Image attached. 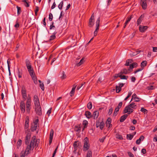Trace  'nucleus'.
I'll return each mask as SVG.
<instances>
[{
    "mask_svg": "<svg viewBox=\"0 0 157 157\" xmlns=\"http://www.w3.org/2000/svg\"><path fill=\"white\" fill-rule=\"evenodd\" d=\"M38 143L36 140V136H33L32 138L30 143L28 144L25 151L23 153L26 155L30 153V151L33 150L34 147L37 148L38 145Z\"/></svg>",
    "mask_w": 157,
    "mask_h": 157,
    "instance_id": "f257e3e1",
    "label": "nucleus"
},
{
    "mask_svg": "<svg viewBox=\"0 0 157 157\" xmlns=\"http://www.w3.org/2000/svg\"><path fill=\"white\" fill-rule=\"evenodd\" d=\"M137 107L136 104L134 102H132L130 104L126 106L124 109V113H128L130 114L133 111V109H136Z\"/></svg>",
    "mask_w": 157,
    "mask_h": 157,
    "instance_id": "f03ea898",
    "label": "nucleus"
},
{
    "mask_svg": "<svg viewBox=\"0 0 157 157\" xmlns=\"http://www.w3.org/2000/svg\"><path fill=\"white\" fill-rule=\"evenodd\" d=\"M25 64L28 71L30 75L34 74L33 68L32 67L31 63L30 61L27 59L25 60Z\"/></svg>",
    "mask_w": 157,
    "mask_h": 157,
    "instance_id": "7ed1b4c3",
    "label": "nucleus"
},
{
    "mask_svg": "<svg viewBox=\"0 0 157 157\" xmlns=\"http://www.w3.org/2000/svg\"><path fill=\"white\" fill-rule=\"evenodd\" d=\"M38 122L39 120L37 119L35 120L31 124L30 130L32 132H34L36 130L39 125Z\"/></svg>",
    "mask_w": 157,
    "mask_h": 157,
    "instance_id": "20e7f679",
    "label": "nucleus"
},
{
    "mask_svg": "<svg viewBox=\"0 0 157 157\" xmlns=\"http://www.w3.org/2000/svg\"><path fill=\"white\" fill-rule=\"evenodd\" d=\"M89 140L87 137H85L84 140L83 151H86L89 149L90 144H89Z\"/></svg>",
    "mask_w": 157,
    "mask_h": 157,
    "instance_id": "39448f33",
    "label": "nucleus"
},
{
    "mask_svg": "<svg viewBox=\"0 0 157 157\" xmlns=\"http://www.w3.org/2000/svg\"><path fill=\"white\" fill-rule=\"evenodd\" d=\"M29 117H26L25 118L24 125L25 132H28L29 131H30V130L29 129Z\"/></svg>",
    "mask_w": 157,
    "mask_h": 157,
    "instance_id": "423d86ee",
    "label": "nucleus"
},
{
    "mask_svg": "<svg viewBox=\"0 0 157 157\" xmlns=\"http://www.w3.org/2000/svg\"><path fill=\"white\" fill-rule=\"evenodd\" d=\"M26 133V136L25 140V143L26 145L29 144V142L31 136V131H29L28 132H25Z\"/></svg>",
    "mask_w": 157,
    "mask_h": 157,
    "instance_id": "0eeeda50",
    "label": "nucleus"
},
{
    "mask_svg": "<svg viewBox=\"0 0 157 157\" xmlns=\"http://www.w3.org/2000/svg\"><path fill=\"white\" fill-rule=\"evenodd\" d=\"M100 22V18L99 17L97 20L96 22V29L94 32V36H96L97 35V34L98 33V31L99 29V23Z\"/></svg>",
    "mask_w": 157,
    "mask_h": 157,
    "instance_id": "6e6552de",
    "label": "nucleus"
},
{
    "mask_svg": "<svg viewBox=\"0 0 157 157\" xmlns=\"http://www.w3.org/2000/svg\"><path fill=\"white\" fill-rule=\"evenodd\" d=\"M21 94L24 101H25L26 99L27 93L26 90L25 88L24 87H22V89L21 90Z\"/></svg>",
    "mask_w": 157,
    "mask_h": 157,
    "instance_id": "1a4fd4ad",
    "label": "nucleus"
},
{
    "mask_svg": "<svg viewBox=\"0 0 157 157\" xmlns=\"http://www.w3.org/2000/svg\"><path fill=\"white\" fill-rule=\"evenodd\" d=\"M20 108L22 113H24L25 111V104L24 101H21L20 104Z\"/></svg>",
    "mask_w": 157,
    "mask_h": 157,
    "instance_id": "9d476101",
    "label": "nucleus"
},
{
    "mask_svg": "<svg viewBox=\"0 0 157 157\" xmlns=\"http://www.w3.org/2000/svg\"><path fill=\"white\" fill-rule=\"evenodd\" d=\"M33 98V101L35 104V106L40 105V104L39 100L37 96L36 95H35L34 96Z\"/></svg>",
    "mask_w": 157,
    "mask_h": 157,
    "instance_id": "9b49d317",
    "label": "nucleus"
},
{
    "mask_svg": "<svg viewBox=\"0 0 157 157\" xmlns=\"http://www.w3.org/2000/svg\"><path fill=\"white\" fill-rule=\"evenodd\" d=\"M94 14H92L89 21V26L90 27H92L94 24Z\"/></svg>",
    "mask_w": 157,
    "mask_h": 157,
    "instance_id": "f8f14e48",
    "label": "nucleus"
},
{
    "mask_svg": "<svg viewBox=\"0 0 157 157\" xmlns=\"http://www.w3.org/2000/svg\"><path fill=\"white\" fill-rule=\"evenodd\" d=\"M35 110L36 114L38 115H41L42 114L41 109L40 105L35 106Z\"/></svg>",
    "mask_w": 157,
    "mask_h": 157,
    "instance_id": "ddd939ff",
    "label": "nucleus"
},
{
    "mask_svg": "<svg viewBox=\"0 0 157 157\" xmlns=\"http://www.w3.org/2000/svg\"><path fill=\"white\" fill-rule=\"evenodd\" d=\"M132 70H131L130 68H128V69H127L126 68H124L122 69L121 71L119 73H121V74H126L128 73H129L130 72L132 71Z\"/></svg>",
    "mask_w": 157,
    "mask_h": 157,
    "instance_id": "4468645a",
    "label": "nucleus"
},
{
    "mask_svg": "<svg viewBox=\"0 0 157 157\" xmlns=\"http://www.w3.org/2000/svg\"><path fill=\"white\" fill-rule=\"evenodd\" d=\"M54 134V131L53 129H52L51 130L50 135H49V144L50 145L52 143V140L53 139V136Z\"/></svg>",
    "mask_w": 157,
    "mask_h": 157,
    "instance_id": "2eb2a0df",
    "label": "nucleus"
},
{
    "mask_svg": "<svg viewBox=\"0 0 157 157\" xmlns=\"http://www.w3.org/2000/svg\"><path fill=\"white\" fill-rule=\"evenodd\" d=\"M140 3L143 9L144 10L146 9L147 7V4L146 2V0H141Z\"/></svg>",
    "mask_w": 157,
    "mask_h": 157,
    "instance_id": "dca6fc26",
    "label": "nucleus"
},
{
    "mask_svg": "<svg viewBox=\"0 0 157 157\" xmlns=\"http://www.w3.org/2000/svg\"><path fill=\"white\" fill-rule=\"evenodd\" d=\"M133 17V15H131L129 17H128L126 19V21L125 23H124V25L123 27V28L124 29L127 24L130 21L132 18Z\"/></svg>",
    "mask_w": 157,
    "mask_h": 157,
    "instance_id": "f3484780",
    "label": "nucleus"
},
{
    "mask_svg": "<svg viewBox=\"0 0 157 157\" xmlns=\"http://www.w3.org/2000/svg\"><path fill=\"white\" fill-rule=\"evenodd\" d=\"M148 28V27L146 26L140 25L139 27V30L141 32H143L145 31Z\"/></svg>",
    "mask_w": 157,
    "mask_h": 157,
    "instance_id": "a211bd4d",
    "label": "nucleus"
},
{
    "mask_svg": "<svg viewBox=\"0 0 157 157\" xmlns=\"http://www.w3.org/2000/svg\"><path fill=\"white\" fill-rule=\"evenodd\" d=\"M122 74L121 73H118L117 74V77H119L121 79H126L127 80L128 78V76H126L124 75H122Z\"/></svg>",
    "mask_w": 157,
    "mask_h": 157,
    "instance_id": "6ab92c4d",
    "label": "nucleus"
},
{
    "mask_svg": "<svg viewBox=\"0 0 157 157\" xmlns=\"http://www.w3.org/2000/svg\"><path fill=\"white\" fill-rule=\"evenodd\" d=\"M81 143L78 141H75L73 144L74 149H77L79 146L81 145Z\"/></svg>",
    "mask_w": 157,
    "mask_h": 157,
    "instance_id": "aec40b11",
    "label": "nucleus"
},
{
    "mask_svg": "<svg viewBox=\"0 0 157 157\" xmlns=\"http://www.w3.org/2000/svg\"><path fill=\"white\" fill-rule=\"evenodd\" d=\"M98 112L97 111H95L94 112L92 115V117L94 119H97L98 117Z\"/></svg>",
    "mask_w": 157,
    "mask_h": 157,
    "instance_id": "412c9836",
    "label": "nucleus"
},
{
    "mask_svg": "<svg viewBox=\"0 0 157 157\" xmlns=\"http://www.w3.org/2000/svg\"><path fill=\"white\" fill-rule=\"evenodd\" d=\"M144 17V15H142L140 16L139 17V18L138 19L136 23L137 25H139V24H140L142 20H143Z\"/></svg>",
    "mask_w": 157,
    "mask_h": 157,
    "instance_id": "4be33fe9",
    "label": "nucleus"
},
{
    "mask_svg": "<svg viewBox=\"0 0 157 157\" xmlns=\"http://www.w3.org/2000/svg\"><path fill=\"white\" fill-rule=\"evenodd\" d=\"M81 129V124L76 125L75 127V130L76 132H79Z\"/></svg>",
    "mask_w": 157,
    "mask_h": 157,
    "instance_id": "5701e85b",
    "label": "nucleus"
},
{
    "mask_svg": "<svg viewBox=\"0 0 157 157\" xmlns=\"http://www.w3.org/2000/svg\"><path fill=\"white\" fill-rule=\"evenodd\" d=\"M144 136H143V135L141 136L140 137L139 139L137 140H136V144H139L140 143V141H142L144 139Z\"/></svg>",
    "mask_w": 157,
    "mask_h": 157,
    "instance_id": "b1692460",
    "label": "nucleus"
},
{
    "mask_svg": "<svg viewBox=\"0 0 157 157\" xmlns=\"http://www.w3.org/2000/svg\"><path fill=\"white\" fill-rule=\"evenodd\" d=\"M31 100L30 97L29 95L28 97L26 102V106H30L31 105Z\"/></svg>",
    "mask_w": 157,
    "mask_h": 157,
    "instance_id": "393cba45",
    "label": "nucleus"
},
{
    "mask_svg": "<svg viewBox=\"0 0 157 157\" xmlns=\"http://www.w3.org/2000/svg\"><path fill=\"white\" fill-rule=\"evenodd\" d=\"M76 86L74 85H73V87L71 91L70 92V96L72 97L75 94V89Z\"/></svg>",
    "mask_w": 157,
    "mask_h": 157,
    "instance_id": "a878e982",
    "label": "nucleus"
},
{
    "mask_svg": "<svg viewBox=\"0 0 157 157\" xmlns=\"http://www.w3.org/2000/svg\"><path fill=\"white\" fill-rule=\"evenodd\" d=\"M128 117V115L127 114H124L120 118V122H123Z\"/></svg>",
    "mask_w": 157,
    "mask_h": 157,
    "instance_id": "bb28decb",
    "label": "nucleus"
},
{
    "mask_svg": "<svg viewBox=\"0 0 157 157\" xmlns=\"http://www.w3.org/2000/svg\"><path fill=\"white\" fill-rule=\"evenodd\" d=\"M85 115L86 117L88 118H90L92 117L91 113L90 111H86L85 112Z\"/></svg>",
    "mask_w": 157,
    "mask_h": 157,
    "instance_id": "cd10ccee",
    "label": "nucleus"
},
{
    "mask_svg": "<svg viewBox=\"0 0 157 157\" xmlns=\"http://www.w3.org/2000/svg\"><path fill=\"white\" fill-rule=\"evenodd\" d=\"M137 66V64L136 63H133L130 65L129 68L132 70L134 67H136Z\"/></svg>",
    "mask_w": 157,
    "mask_h": 157,
    "instance_id": "c85d7f7f",
    "label": "nucleus"
},
{
    "mask_svg": "<svg viewBox=\"0 0 157 157\" xmlns=\"http://www.w3.org/2000/svg\"><path fill=\"white\" fill-rule=\"evenodd\" d=\"M30 76H31L32 79L34 83L36 84H37V81L36 78L35 77V74H33V75H31Z\"/></svg>",
    "mask_w": 157,
    "mask_h": 157,
    "instance_id": "c756f323",
    "label": "nucleus"
},
{
    "mask_svg": "<svg viewBox=\"0 0 157 157\" xmlns=\"http://www.w3.org/2000/svg\"><path fill=\"white\" fill-rule=\"evenodd\" d=\"M57 33V32L55 31L54 33H53V35L51 36H50V38L49 39V41H50L51 40H52L56 38V34Z\"/></svg>",
    "mask_w": 157,
    "mask_h": 157,
    "instance_id": "7c9ffc66",
    "label": "nucleus"
},
{
    "mask_svg": "<svg viewBox=\"0 0 157 157\" xmlns=\"http://www.w3.org/2000/svg\"><path fill=\"white\" fill-rule=\"evenodd\" d=\"M84 58H82L80 60V62L76 63L77 66L79 67L84 62Z\"/></svg>",
    "mask_w": 157,
    "mask_h": 157,
    "instance_id": "2f4dec72",
    "label": "nucleus"
},
{
    "mask_svg": "<svg viewBox=\"0 0 157 157\" xmlns=\"http://www.w3.org/2000/svg\"><path fill=\"white\" fill-rule=\"evenodd\" d=\"M132 59H129L127 60L126 61V63L125 64V65L127 66H130V65L131 64L130 63H132Z\"/></svg>",
    "mask_w": 157,
    "mask_h": 157,
    "instance_id": "473e14b6",
    "label": "nucleus"
},
{
    "mask_svg": "<svg viewBox=\"0 0 157 157\" xmlns=\"http://www.w3.org/2000/svg\"><path fill=\"white\" fill-rule=\"evenodd\" d=\"M147 64V61L146 60L143 61L141 63V67H144L146 66Z\"/></svg>",
    "mask_w": 157,
    "mask_h": 157,
    "instance_id": "72a5a7b5",
    "label": "nucleus"
},
{
    "mask_svg": "<svg viewBox=\"0 0 157 157\" xmlns=\"http://www.w3.org/2000/svg\"><path fill=\"white\" fill-rule=\"evenodd\" d=\"M66 75L65 74V72L63 71L62 73V75L61 76L60 78L62 79H65L66 78Z\"/></svg>",
    "mask_w": 157,
    "mask_h": 157,
    "instance_id": "f704fd0d",
    "label": "nucleus"
},
{
    "mask_svg": "<svg viewBox=\"0 0 157 157\" xmlns=\"http://www.w3.org/2000/svg\"><path fill=\"white\" fill-rule=\"evenodd\" d=\"M88 121L86 120H84L83 122V124L84 125V127L83 128L82 130H83L84 128H85L86 127H87V125L88 124Z\"/></svg>",
    "mask_w": 157,
    "mask_h": 157,
    "instance_id": "c9c22d12",
    "label": "nucleus"
},
{
    "mask_svg": "<svg viewBox=\"0 0 157 157\" xmlns=\"http://www.w3.org/2000/svg\"><path fill=\"white\" fill-rule=\"evenodd\" d=\"M133 137V135L131 134H127V139L128 140H131Z\"/></svg>",
    "mask_w": 157,
    "mask_h": 157,
    "instance_id": "e433bc0d",
    "label": "nucleus"
},
{
    "mask_svg": "<svg viewBox=\"0 0 157 157\" xmlns=\"http://www.w3.org/2000/svg\"><path fill=\"white\" fill-rule=\"evenodd\" d=\"M116 92L117 93H119L121 90V88L118 86H116Z\"/></svg>",
    "mask_w": 157,
    "mask_h": 157,
    "instance_id": "4c0bfd02",
    "label": "nucleus"
},
{
    "mask_svg": "<svg viewBox=\"0 0 157 157\" xmlns=\"http://www.w3.org/2000/svg\"><path fill=\"white\" fill-rule=\"evenodd\" d=\"M63 1H62L58 6V8L60 10L62 9V7L63 6Z\"/></svg>",
    "mask_w": 157,
    "mask_h": 157,
    "instance_id": "58836bf2",
    "label": "nucleus"
},
{
    "mask_svg": "<svg viewBox=\"0 0 157 157\" xmlns=\"http://www.w3.org/2000/svg\"><path fill=\"white\" fill-rule=\"evenodd\" d=\"M92 104L91 102H89L87 104V107L88 109H90L92 107Z\"/></svg>",
    "mask_w": 157,
    "mask_h": 157,
    "instance_id": "ea45409f",
    "label": "nucleus"
},
{
    "mask_svg": "<svg viewBox=\"0 0 157 157\" xmlns=\"http://www.w3.org/2000/svg\"><path fill=\"white\" fill-rule=\"evenodd\" d=\"M140 111L144 113V114L147 113V111L146 109L143 107L141 108Z\"/></svg>",
    "mask_w": 157,
    "mask_h": 157,
    "instance_id": "a19ab883",
    "label": "nucleus"
},
{
    "mask_svg": "<svg viewBox=\"0 0 157 157\" xmlns=\"http://www.w3.org/2000/svg\"><path fill=\"white\" fill-rule=\"evenodd\" d=\"M17 14L18 15H19L21 13V8L20 7H19L18 6H17Z\"/></svg>",
    "mask_w": 157,
    "mask_h": 157,
    "instance_id": "79ce46f5",
    "label": "nucleus"
},
{
    "mask_svg": "<svg viewBox=\"0 0 157 157\" xmlns=\"http://www.w3.org/2000/svg\"><path fill=\"white\" fill-rule=\"evenodd\" d=\"M86 157H92V152L91 151H88Z\"/></svg>",
    "mask_w": 157,
    "mask_h": 157,
    "instance_id": "37998d69",
    "label": "nucleus"
},
{
    "mask_svg": "<svg viewBox=\"0 0 157 157\" xmlns=\"http://www.w3.org/2000/svg\"><path fill=\"white\" fill-rule=\"evenodd\" d=\"M22 143V140H19L17 143V147H20L21 144Z\"/></svg>",
    "mask_w": 157,
    "mask_h": 157,
    "instance_id": "c03bdc74",
    "label": "nucleus"
},
{
    "mask_svg": "<svg viewBox=\"0 0 157 157\" xmlns=\"http://www.w3.org/2000/svg\"><path fill=\"white\" fill-rule=\"evenodd\" d=\"M119 109L117 108V107L116 108L114 112L113 113L114 116H115L117 115V113L119 111Z\"/></svg>",
    "mask_w": 157,
    "mask_h": 157,
    "instance_id": "a18cd8bd",
    "label": "nucleus"
},
{
    "mask_svg": "<svg viewBox=\"0 0 157 157\" xmlns=\"http://www.w3.org/2000/svg\"><path fill=\"white\" fill-rule=\"evenodd\" d=\"M17 75L19 78H21L22 77V73L21 71H20L19 70H18Z\"/></svg>",
    "mask_w": 157,
    "mask_h": 157,
    "instance_id": "49530a36",
    "label": "nucleus"
},
{
    "mask_svg": "<svg viewBox=\"0 0 157 157\" xmlns=\"http://www.w3.org/2000/svg\"><path fill=\"white\" fill-rule=\"evenodd\" d=\"M116 138L120 140H123V138L121 135L117 134L116 135Z\"/></svg>",
    "mask_w": 157,
    "mask_h": 157,
    "instance_id": "de8ad7c7",
    "label": "nucleus"
},
{
    "mask_svg": "<svg viewBox=\"0 0 157 157\" xmlns=\"http://www.w3.org/2000/svg\"><path fill=\"white\" fill-rule=\"evenodd\" d=\"M26 111L27 113H30V106H26Z\"/></svg>",
    "mask_w": 157,
    "mask_h": 157,
    "instance_id": "09e8293b",
    "label": "nucleus"
},
{
    "mask_svg": "<svg viewBox=\"0 0 157 157\" xmlns=\"http://www.w3.org/2000/svg\"><path fill=\"white\" fill-rule=\"evenodd\" d=\"M111 118H109V128L112 127V125L111 124Z\"/></svg>",
    "mask_w": 157,
    "mask_h": 157,
    "instance_id": "8fccbe9b",
    "label": "nucleus"
},
{
    "mask_svg": "<svg viewBox=\"0 0 157 157\" xmlns=\"http://www.w3.org/2000/svg\"><path fill=\"white\" fill-rule=\"evenodd\" d=\"M40 86L42 90H44V85L43 83H40Z\"/></svg>",
    "mask_w": 157,
    "mask_h": 157,
    "instance_id": "3c124183",
    "label": "nucleus"
},
{
    "mask_svg": "<svg viewBox=\"0 0 157 157\" xmlns=\"http://www.w3.org/2000/svg\"><path fill=\"white\" fill-rule=\"evenodd\" d=\"M147 89L149 90H153L155 88V87L154 86H149L147 87Z\"/></svg>",
    "mask_w": 157,
    "mask_h": 157,
    "instance_id": "603ef678",
    "label": "nucleus"
},
{
    "mask_svg": "<svg viewBox=\"0 0 157 157\" xmlns=\"http://www.w3.org/2000/svg\"><path fill=\"white\" fill-rule=\"evenodd\" d=\"M53 19V15L51 13H50L49 15V19L50 21H52Z\"/></svg>",
    "mask_w": 157,
    "mask_h": 157,
    "instance_id": "864d4df0",
    "label": "nucleus"
},
{
    "mask_svg": "<svg viewBox=\"0 0 157 157\" xmlns=\"http://www.w3.org/2000/svg\"><path fill=\"white\" fill-rule=\"evenodd\" d=\"M104 123L103 122H101V124H100V128L102 130L104 126Z\"/></svg>",
    "mask_w": 157,
    "mask_h": 157,
    "instance_id": "5fc2aeb1",
    "label": "nucleus"
},
{
    "mask_svg": "<svg viewBox=\"0 0 157 157\" xmlns=\"http://www.w3.org/2000/svg\"><path fill=\"white\" fill-rule=\"evenodd\" d=\"M39 7L37 6H36V9L35 10V13L36 15H37V13L39 11Z\"/></svg>",
    "mask_w": 157,
    "mask_h": 157,
    "instance_id": "6e6d98bb",
    "label": "nucleus"
},
{
    "mask_svg": "<svg viewBox=\"0 0 157 157\" xmlns=\"http://www.w3.org/2000/svg\"><path fill=\"white\" fill-rule=\"evenodd\" d=\"M53 24H54V23L52 22V24L50 25V29H53L54 30L55 29V26L53 25Z\"/></svg>",
    "mask_w": 157,
    "mask_h": 157,
    "instance_id": "4d7b16f0",
    "label": "nucleus"
},
{
    "mask_svg": "<svg viewBox=\"0 0 157 157\" xmlns=\"http://www.w3.org/2000/svg\"><path fill=\"white\" fill-rule=\"evenodd\" d=\"M122 105V102H121L119 103L117 108L120 109Z\"/></svg>",
    "mask_w": 157,
    "mask_h": 157,
    "instance_id": "13d9d810",
    "label": "nucleus"
},
{
    "mask_svg": "<svg viewBox=\"0 0 157 157\" xmlns=\"http://www.w3.org/2000/svg\"><path fill=\"white\" fill-rule=\"evenodd\" d=\"M101 124V122H97L96 124V127L97 128H98V127L100 128Z\"/></svg>",
    "mask_w": 157,
    "mask_h": 157,
    "instance_id": "bf43d9fd",
    "label": "nucleus"
},
{
    "mask_svg": "<svg viewBox=\"0 0 157 157\" xmlns=\"http://www.w3.org/2000/svg\"><path fill=\"white\" fill-rule=\"evenodd\" d=\"M136 95L135 94H134L132 96V98L131 99V101L133 99H134L135 98H136Z\"/></svg>",
    "mask_w": 157,
    "mask_h": 157,
    "instance_id": "052dcab7",
    "label": "nucleus"
},
{
    "mask_svg": "<svg viewBox=\"0 0 157 157\" xmlns=\"http://www.w3.org/2000/svg\"><path fill=\"white\" fill-rule=\"evenodd\" d=\"M124 85V83H118V85L121 88L122 87H123Z\"/></svg>",
    "mask_w": 157,
    "mask_h": 157,
    "instance_id": "680f3d73",
    "label": "nucleus"
},
{
    "mask_svg": "<svg viewBox=\"0 0 157 157\" xmlns=\"http://www.w3.org/2000/svg\"><path fill=\"white\" fill-rule=\"evenodd\" d=\"M141 152L143 154H145L146 153V151L145 149H142L141 150Z\"/></svg>",
    "mask_w": 157,
    "mask_h": 157,
    "instance_id": "e2e57ef3",
    "label": "nucleus"
},
{
    "mask_svg": "<svg viewBox=\"0 0 157 157\" xmlns=\"http://www.w3.org/2000/svg\"><path fill=\"white\" fill-rule=\"evenodd\" d=\"M56 6V3H55V2H54L52 6L51 7V9H54L55 7Z\"/></svg>",
    "mask_w": 157,
    "mask_h": 157,
    "instance_id": "0e129e2a",
    "label": "nucleus"
},
{
    "mask_svg": "<svg viewBox=\"0 0 157 157\" xmlns=\"http://www.w3.org/2000/svg\"><path fill=\"white\" fill-rule=\"evenodd\" d=\"M113 109L112 108H110L109 111V114L110 115L113 111Z\"/></svg>",
    "mask_w": 157,
    "mask_h": 157,
    "instance_id": "69168bd1",
    "label": "nucleus"
},
{
    "mask_svg": "<svg viewBox=\"0 0 157 157\" xmlns=\"http://www.w3.org/2000/svg\"><path fill=\"white\" fill-rule=\"evenodd\" d=\"M153 52H157V47H154L153 48Z\"/></svg>",
    "mask_w": 157,
    "mask_h": 157,
    "instance_id": "338daca9",
    "label": "nucleus"
},
{
    "mask_svg": "<svg viewBox=\"0 0 157 157\" xmlns=\"http://www.w3.org/2000/svg\"><path fill=\"white\" fill-rule=\"evenodd\" d=\"M128 154L130 157H134L133 155L131 152H128Z\"/></svg>",
    "mask_w": 157,
    "mask_h": 157,
    "instance_id": "774afa93",
    "label": "nucleus"
}]
</instances>
